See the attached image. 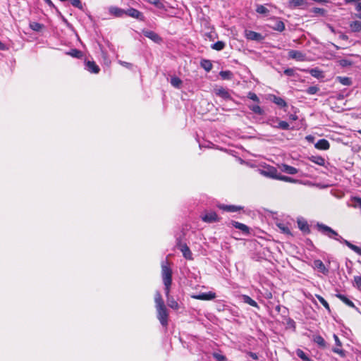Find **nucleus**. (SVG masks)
<instances>
[{"mask_svg":"<svg viewBox=\"0 0 361 361\" xmlns=\"http://www.w3.org/2000/svg\"><path fill=\"white\" fill-rule=\"evenodd\" d=\"M154 302L157 313V319L159 320L162 326H166L168 324L169 313L161 295L159 291L155 293Z\"/></svg>","mask_w":361,"mask_h":361,"instance_id":"obj_1","label":"nucleus"},{"mask_svg":"<svg viewBox=\"0 0 361 361\" xmlns=\"http://www.w3.org/2000/svg\"><path fill=\"white\" fill-rule=\"evenodd\" d=\"M161 276L164 283H172V270L168 266V262H163L161 264Z\"/></svg>","mask_w":361,"mask_h":361,"instance_id":"obj_2","label":"nucleus"},{"mask_svg":"<svg viewBox=\"0 0 361 361\" xmlns=\"http://www.w3.org/2000/svg\"><path fill=\"white\" fill-rule=\"evenodd\" d=\"M259 173L262 176H265L267 178L276 180L278 179V177L279 176L277 169L275 167L271 166H269L264 168V169H260Z\"/></svg>","mask_w":361,"mask_h":361,"instance_id":"obj_3","label":"nucleus"},{"mask_svg":"<svg viewBox=\"0 0 361 361\" xmlns=\"http://www.w3.org/2000/svg\"><path fill=\"white\" fill-rule=\"evenodd\" d=\"M317 227L319 231H321L323 234L327 235L331 238L336 239V237L338 236V233L328 226L322 224H318Z\"/></svg>","mask_w":361,"mask_h":361,"instance_id":"obj_4","label":"nucleus"},{"mask_svg":"<svg viewBox=\"0 0 361 361\" xmlns=\"http://www.w3.org/2000/svg\"><path fill=\"white\" fill-rule=\"evenodd\" d=\"M245 37L248 40L255 41L258 42H262L264 39V37L262 34L256 32L252 30H245Z\"/></svg>","mask_w":361,"mask_h":361,"instance_id":"obj_5","label":"nucleus"},{"mask_svg":"<svg viewBox=\"0 0 361 361\" xmlns=\"http://www.w3.org/2000/svg\"><path fill=\"white\" fill-rule=\"evenodd\" d=\"M126 15L140 21H145V16L143 13L134 8H129L126 10Z\"/></svg>","mask_w":361,"mask_h":361,"instance_id":"obj_6","label":"nucleus"},{"mask_svg":"<svg viewBox=\"0 0 361 361\" xmlns=\"http://www.w3.org/2000/svg\"><path fill=\"white\" fill-rule=\"evenodd\" d=\"M288 56L289 59H295L298 61H304L306 59V56L305 54H303L300 51L294 49L289 50Z\"/></svg>","mask_w":361,"mask_h":361,"instance_id":"obj_7","label":"nucleus"},{"mask_svg":"<svg viewBox=\"0 0 361 361\" xmlns=\"http://www.w3.org/2000/svg\"><path fill=\"white\" fill-rule=\"evenodd\" d=\"M142 34L154 42L160 43L162 41L161 37L155 32L149 30H142Z\"/></svg>","mask_w":361,"mask_h":361,"instance_id":"obj_8","label":"nucleus"},{"mask_svg":"<svg viewBox=\"0 0 361 361\" xmlns=\"http://www.w3.org/2000/svg\"><path fill=\"white\" fill-rule=\"evenodd\" d=\"M308 5L307 0H289L288 1V6L290 8H305Z\"/></svg>","mask_w":361,"mask_h":361,"instance_id":"obj_9","label":"nucleus"},{"mask_svg":"<svg viewBox=\"0 0 361 361\" xmlns=\"http://www.w3.org/2000/svg\"><path fill=\"white\" fill-rule=\"evenodd\" d=\"M109 13L114 17L122 18L126 15V10L116 6H110L109 8Z\"/></svg>","mask_w":361,"mask_h":361,"instance_id":"obj_10","label":"nucleus"},{"mask_svg":"<svg viewBox=\"0 0 361 361\" xmlns=\"http://www.w3.org/2000/svg\"><path fill=\"white\" fill-rule=\"evenodd\" d=\"M192 298L200 300H212L216 298V293L209 291L207 293H202L198 295H193Z\"/></svg>","mask_w":361,"mask_h":361,"instance_id":"obj_11","label":"nucleus"},{"mask_svg":"<svg viewBox=\"0 0 361 361\" xmlns=\"http://www.w3.org/2000/svg\"><path fill=\"white\" fill-rule=\"evenodd\" d=\"M202 219L203 221L206 223H214L219 221L217 214L213 212L205 214L204 216H202Z\"/></svg>","mask_w":361,"mask_h":361,"instance_id":"obj_12","label":"nucleus"},{"mask_svg":"<svg viewBox=\"0 0 361 361\" xmlns=\"http://www.w3.org/2000/svg\"><path fill=\"white\" fill-rule=\"evenodd\" d=\"M313 267L325 275L329 273L328 269L326 268L324 264L320 259H315L313 262Z\"/></svg>","mask_w":361,"mask_h":361,"instance_id":"obj_13","label":"nucleus"},{"mask_svg":"<svg viewBox=\"0 0 361 361\" xmlns=\"http://www.w3.org/2000/svg\"><path fill=\"white\" fill-rule=\"evenodd\" d=\"M269 99L271 102H273L274 104H276L280 108L287 107V103L281 97H277L274 94H271V95H269Z\"/></svg>","mask_w":361,"mask_h":361,"instance_id":"obj_14","label":"nucleus"},{"mask_svg":"<svg viewBox=\"0 0 361 361\" xmlns=\"http://www.w3.org/2000/svg\"><path fill=\"white\" fill-rule=\"evenodd\" d=\"M336 240H339L343 243H345L350 249L355 252L357 254L361 255V248L357 245L352 244L350 242L347 240L343 239L342 237L339 236L338 238H336Z\"/></svg>","mask_w":361,"mask_h":361,"instance_id":"obj_15","label":"nucleus"},{"mask_svg":"<svg viewBox=\"0 0 361 361\" xmlns=\"http://www.w3.org/2000/svg\"><path fill=\"white\" fill-rule=\"evenodd\" d=\"M85 68L92 73H98L100 71L99 67L94 61H87L85 62Z\"/></svg>","mask_w":361,"mask_h":361,"instance_id":"obj_16","label":"nucleus"},{"mask_svg":"<svg viewBox=\"0 0 361 361\" xmlns=\"http://www.w3.org/2000/svg\"><path fill=\"white\" fill-rule=\"evenodd\" d=\"M281 171L286 173L288 174L294 175L298 173V169L295 167L287 164H281L280 166Z\"/></svg>","mask_w":361,"mask_h":361,"instance_id":"obj_17","label":"nucleus"},{"mask_svg":"<svg viewBox=\"0 0 361 361\" xmlns=\"http://www.w3.org/2000/svg\"><path fill=\"white\" fill-rule=\"evenodd\" d=\"M314 147L318 149L326 150L329 149L330 145L328 140L321 139L315 144Z\"/></svg>","mask_w":361,"mask_h":361,"instance_id":"obj_18","label":"nucleus"},{"mask_svg":"<svg viewBox=\"0 0 361 361\" xmlns=\"http://www.w3.org/2000/svg\"><path fill=\"white\" fill-rule=\"evenodd\" d=\"M179 247L185 258L188 259H192V252L186 244H181Z\"/></svg>","mask_w":361,"mask_h":361,"instance_id":"obj_19","label":"nucleus"},{"mask_svg":"<svg viewBox=\"0 0 361 361\" xmlns=\"http://www.w3.org/2000/svg\"><path fill=\"white\" fill-rule=\"evenodd\" d=\"M200 66L207 72H209L213 67L211 61L208 59H202L200 61Z\"/></svg>","mask_w":361,"mask_h":361,"instance_id":"obj_20","label":"nucleus"},{"mask_svg":"<svg viewBox=\"0 0 361 361\" xmlns=\"http://www.w3.org/2000/svg\"><path fill=\"white\" fill-rule=\"evenodd\" d=\"M336 81L345 86H350L352 85V80L348 77L338 76L336 78Z\"/></svg>","mask_w":361,"mask_h":361,"instance_id":"obj_21","label":"nucleus"},{"mask_svg":"<svg viewBox=\"0 0 361 361\" xmlns=\"http://www.w3.org/2000/svg\"><path fill=\"white\" fill-rule=\"evenodd\" d=\"M271 27L274 30L282 32L285 30V24L283 21L276 19L274 25H271Z\"/></svg>","mask_w":361,"mask_h":361,"instance_id":"obj_22","label":"nucleus"},{"mask_svg":"<svg viewBox=\"0 0 361 361\" xmlns=\"http://www.w3.org/2000/svg\"><path fill=\"white\" fill-rule=\"evenodd\" d=\"M350 28L352 32H357L361 31V21L355 20L350 23Z\"/></svg>","mask_w":361,"mask_h":361,"instance_id":"obj_23","label":"nucleus"},{"mask_svg":"<svg viewBox=\"0 0 361 361\" xmlns=\"http://www.w3.org/2000/svg\"><path fill=\"white\" fill-rule=\"evenodd\" d=\"M310 75L317 78H321L324 77V73L318 68H312L308 71Z\"/></svg>","mask_w":361,"mask_h":361,"instance_id":"obj_24","label":"nucleus"},{"mask_svg":"<svg viewBox=\"0 0 361 361\" xmlns=\"http://www.w3.org/2000/svg\"><path fill=\"white\" fill-rule=\"evenodd\" d=\"M232 224L235 228L242 231L243 233H249V228L245 224H243L238 221H233Z\"/></svg>","mask_w":361,"mask_h":361,"instance_id":"obj_25","label":"nucleus"},{"mask_svg":"<svg viewBox=\"0 0 361 361\" xmlns=\"http://www.w3.org/2000/svg\"><path fill=\"white\" fill-rule=\"evenodd\" d=\"M219 208L230 212H235L241 209L240 207H237L235 205H220Z\"/></svg>","mask_w":361,"mask_h":361,"instance_id":"obj_26","label":"nucleus"},{"mask_svg":"<svg viewBox=\"0 0 361 361\" xmlns=\"http://www.w3.org/2000/svg\"><path fill=\"white\" fill-rule=\"evenodd\" d=\"M298 228L302 231H303L305 233H309L310 232L309 225L307 223V221H305L304 220H298Z\"/></svg>","mask_w":361,"mask_h":361,"instance_id":"obj_27","label":"nucleus"},{"mask_svg":"<svg viewBox=\"0 0 361 361\" xmlns=\"http://www.w3.org/2000/svg\"><path fill=\"white\" fill-rule=\"evenodd\" d=\"M170 82L174 88L179 89L180 88L182 80L179 78L173 76L171 78Z\"/></svg>","mask_w":361,"mask_h":361,"instance_id":"obj_28","label":"nucleus"},{"mask_svg":"<svg viewBox=\"0 0 361 361\" xmlns=\"http://www.w3.org/2000/svg\"><path fill=\"white\" fill-rule=\"evenodd\" d=\"M167 304L168 305L173 309V310H178L179 308L178 303L175 300V299L171 296L166 298Z\"/></svg>","mask_w":361,"mask_h":361,"instance_id":"obj_29","label":"nucleus"},{"mask_svg":"<svg viewBox=\"0 0 361 361\" xmlns=\"http://www.w3.org/2000/svg\"><path fill=\"white\" fill-rule=\"evenodd\" d=\"M242 298L243 301L245 303H247L252 307H259L257 303L254 300H252L250 296L243 295L242 296Z\"/></svg>","mask_w":361,"mask_h":361,"instance_id":"obj_30","label":"nucleus"},{"mask_svg":"<svg viewBox=\"0 0 361 361\" xmlns=\"http://www.w3.org/2000/svg\"><path fill=\"white\" fill-rule=\"evenodd\" d=\"M313 341L316 343L319 347L324 348L326 347V341L324 339L319 335L314 336Z\"/></svg>","mask_w":361,"mask_h":361,"instance_id":"obj_31","label":"nucleus"},{"mask_svg":"<svg viewBox=\"0 0 361 361\" xmlns=\"http://www.w3.org/2000/svg\"><path fill=\"white\" fill-rule=\"evenodd\" d=\"M336 297L342 300L345 304L351 307H355L354 303L350 300L347 297L341 294H337Z\"/></svg>","mask_w":361,"mask_h":361,"instance_id":"obj_32","label":"nucleus"},{"mask_svg":"<svg viewBox=\"0 0 361 361\" xmlns=\"http://www.w3.org/2000/svg\"><path fill=\"white\" fill-rule=\"evenodd\" d=\"M249 108L257 115H262L264 114L262 109L257 104L250 105Z\"/></svg>","mask_w":361,"mask_h":361,"instance_id":"obj_33","label":"nucleus"},{"mask_svg":"<svg viewBox=\"0 0 361 361\" xmlns=\"http://www.w3.org/2000/svg\"><path fill=\"white\" fill-rule=\"evenodd\" d=\"M226 44L222 41H217L214 44H212L211 47L216 51H221L224 49Z\"/></svg>","mask_w":361,"mask_h":361,"instance_id":"obj_34","label":"nucleus"},{"mask_svg":"<svg viewBox=\"0 0 361 361\" xmlns=\"http://www.w3.org/2000/svg\"><path fill=\"white\" fill-rule=\"evenodd\" d=\"M256 12L264 16H268L269 11L263 5H257Z\"/></svg>","mask_w":361,"mask_h":361,"instance_id":"obj_35","label":"nucleus"},{"mask_svg":"<svg viewBox=\"0 0 361 361\" xmlns=\"http://www.w3.org/2000/svg\"><path fill=\"white\" fill-rule=\"evenodd\" d=\"M69 55L74 58L80 59L82 57V52L78 49H73L68 53Z\"/></svg>","mask_w":361,"mask_h":361,"instance_id":"obj_36","label":"nucleus"},{"mask_svg":"<svg viewBox=\"0 0 361 361\" xmlns=\"http://www.w3.org/2000/svg\"><path fill=\"white\" fill-rule=\"evenodd\" d=\"M310 160L319 165V166H324L325 164V159L322 157H319V156H317V157H312Z\"/></svg>","mask_w":361,"mask_h":361,"instance_id":"obj_37","label":"nucleus"},{"mask_svg":"<svg viewBox=\"0 0 361 361\" xmlns=\"http://www.w3.org/2000/svg\"><path fill=\"white\" fill-rule=\"evenodd\" d=\"M296 355L302 359L303 361H312L311 359H310L307 355L305 354L304 351H302L300 349H298L296 350Z\"/></svg>","mask_w":361,"mask_h":361,"instance_id":"obj_38","label":"nucleus"},{"mask_svg":"<svg viewBox=\"0 0 361 361\" xmlns=\"http://www.w3.org/2000/svg\"><path fill=\"white\" fill-rule=\"evenodd\" d=\"M316 298L318 299V300L323 305V306L329 311H331L329 303L326 302V300L322 297L321 295H316Z\"/></svg>","mask_w":361,"mask_h":361,"instance_id":"obj_39","label":"nucleus"},{"mask_svg":"<svg viewBox=\"0 0 361 361\" xmlns=\"http://www.w3.org/2000/svg\"><path fill=\"white\" fill-rule=\"evenodd\" d=\"M149 2L153 5H154L157 8L159 9L166 10L164 4L161 2L159 0H149Z\"/></svg>","mask_w":361,"mask_h":361,"instance_id":"obj_40","label":"nucleus"},{"mask_svg":"<svg viewBox=\"0 0 361 361\" xmlns=\"http://www.w3.org/2000/svg\"><path fill=\"white\" fill-rule=\"evenodd\" d=\"M51 8H53L56 10L57 14L60 16L64 21L66 22V20L64 18V17L62 16L61 13L59 11V10L55 6L54 3L51 0H44Z\"/></svg>","mask_w":361,"mask_h":361,"instance_id":"obj_41","label":"nucleus"},{"mask_svg":"<svg viewBox=\"0 0 361 361\" xmlns=\"http://www.w3.org/2000/svg\"><path fill=\"white\" fill-rule=\"evenodd\" d=\"M353 286L361 291V276H354Z\"/></svg>","mask_w":361,"mask_h":361,"instance_id":"obj_42","label":"nucleus"},{"mask_svg":"<svg viewBox=\"0 0 361 361\" xmlns=\"http://www.w3.org/2000/svg\"><path fill=\"white\" fill-rule=\"evenodd\" d=\"M312 12L314 13V14H317V15H319V16H324L326 13V11L324 8H313L312 10Z\"/></svg>","mask_w":361,"mask_h":361,"instance_id":"obj_43","label":"nucleus"},{"mask_svg":"<svg viewBox=\"0 0 361 361\" xmlns=\"http://www.w3.org/2000/svg\"><path fill=\"white\" fill-rule=\"evenodd\" d=\"M221 78L224 80L230 79L232 76V73L230 71H222L219 73Z\"/></svg>","mask_w":361,"mask_h":361,"instance_id":"obj_44","label":"nucleus"},{"mask_svg":"<svg viewBox=\"0 0 361 361\" xmlns=\"http://www.w3.org/2000/svg\"><path fill=\"white\" fill-rule=\"evenodd\" d=\"M73 6L80 9H83V6L80 0H69Z\"/></svg>","mask_w":361,"mask_h":361,"instance_id":"obj_45","label":"nucleus"},{"mask_svg":"<svg viewBox=\"0 0 361 361\" xmlns=\"http://www.w3.org/2000/svg\"><path fill=\"white\" fill-rule=\"evenodd\" d=\"M277 180H283V181H285V182H289V183H295L296 182V180L293 179L291 177H288V176H282V175H280V174H279Z\"/></svg>","mask_w":361,"mask_h":361,"instance_id":"obj_46","label":"nucleus"},{"mask_svg":"<svg viewBox=\"0 0 361 361\" xmlns=\"http://www.w3.org/2000/svg\"><path fill=\"white\" fill-rule=\"evenodd\" d=\"M339 64L342 66V67H347V66H350L352 65V62L349 60H347V59H341L339 61Z\"/></svg>","mask_w":361,"mask_h":361,"instance_id":"obj_47","label":"nucleus"},{"mask_svg":"<svg viewBox=\"0 0 361 361\" xmlns=\"http://www.w3.org/2000/svg\"><path fill=\"white\" fill-rule=\"evenodd\" d=\"M166 298L171 297L170 295V288L171 283H164Z\"/></svg>","mask_w":361,"mask_h":361,"instance_id":"obj_48","label":"nucleus"},{"mask_svg":"<svg viewBox=\"0 0 361 361\" xmlns=\"http://www.w3.org/2000/svg\"><path fill=\"white\" fill-rule=\"evenodd\" d=\"M278 127L283 130H288L289 124L286 121H281L279 123Z\"/></svg>","mask_w":361,"mask_h":361,"instance_id":"obj_49","label":"nucleus"},{"mask_svg":"<svg viewBox=\"0 0 361 361\" xmlns=\"http://www.w3.org/2000/svg\"><path fill=\"white\" fill-rule=\"evenodd\" d=\"M355 10L358 12L355 16L357 18L361 19V2L357 3L355 6Z\"/></svg>","mask_w":361,"mask_h":361,"instance_id":"obj_50","label":"nucleus"},{"mask_svg":"<svg viewBox=\"0 0 361 361\" xmlns=\"http://www.w3.org/2000/svg\"><path fill=\"white\" fill-rule=\"evenodd\" d=\"M42 25L38 23H34L31 25V27L33 30L39 31L42 28Z\"/></svg>","mask_w":361,"mask_h":361,"instance_id":"obj_51","label":"nucleus"},{"mask_svg":"<svg viewBox=\"0 0 361 361\" xmlns=\"http://www.w3.org/2000/svg\"><path fill=\"white\" fill-rule=\"evenodd\" d=\"M119 63L121 65H122L123 66L128 68V69H132L133 67V65L130 63H128V62H126V61H119Z\"/></svg>","mask_w":361,"mask_h":361,"instance_id":"obj_52","label":"nucleus"},{"mask_svg":"<svg viewBox=\"0 0 361 361\" xmlns=\"http://www.w3.org/2000/svg\"><path fill=\"white\" fill-rule=\"evenodd\" d=\"M284 74L288 76H293L295 73V70L293 68H287L283 71Z\"/></svg>","mask_w":361,"mask_h":361,"instance_id":"obj_53","label":"nucleus"},{"mask_svg":"<svg viewBox=\"0 0 361 361\" xmlns=\"http://www.w3.org/2000/svg\"><path fill=\"white\" fill-rule=\"evenodd\" d=\"M353 202H355V207H359L361 209V198L360 197H354Z\"/></svg>","mask_w":361,"mask_h":361,"instance_id":"obj_54","label":"nucleus"},{"mask_svg":"<svg viewBox=\"0 0 361 361\" xmlns=\"http://www.w3.org/2000/svg\"><path fill=\"white\" fill-rule=\"evenodd\" d=\"M229 92H216V94L222 98H227L229 97Z\"/></svg>","mask_w":361,"mask_h":361,"instance_id":"obj_55","label":"nucleus"},{"mask_svg":"<svg viewBox=\"0 0 361 361\" xmlns=\"http://www.w3.org/2000/svg\"><path fill=\"white\" fill-rule=\"evenodd\" d=\"M214 357L218 361H225L226 360V357L224 355H220V354L215 353V354H214Z\"/></svg>","mask_w":361,"mask_h":361,"instance_id":"obj_56","label":"nucleus"},{"mask_svg":"<svg viewBox=\"0 0 361 361\" xmlns=\"http://www.w3.org/2000/svg\"><path fill=\"white\" fill-rule=\"evenodd\" d=\"M249 95H250L249 97L251 99H252L253 101H256V102L259 101L257 96L255 93L250 92Z\"/></svg>","mask_w":361,"mask_h":361,"instance_id":"obj_57","label":"nucleus"},{"mask_svg":"<svg viewBox=\"0 0 361 361\" xmlns=\"http://www.w3.org/2000/svg\"><path fill=\"white\" fill-rule=\"evenodd\" d=\"M247 354L254 360H258V356L256 353L252 352H248Z\"/></svg>","mask_w":361,"mask_h":361,"instance_id":"obj_58","label":"nucleus"},{"mask_svg":"<svg viewBox=\"0 0 361 361\" xmlns=\"http://www.w3.org/2000/svg\"><path fill=\"white\" fill-rule=\"evenodd\" d=\"M334 338L335 342H336V344L337 345H339V346H340V345H341V341H340V340H339V338H338V336H336V334H334Z\"/></svg>","mask_w":361,"mask_h":361,"instance_id":"obj_59","label":"nucleus"},{"mask_svg":"<svg viewBox=\"0 0 361 361\" xmlns=\"http://www.w3.org/2000/svg\"><path fill=\"white\" fill-rule=\"evenodd\" d=\"M333 351L336 353H338V354H340V355H343V351L339 348H334L333 350Z\"/></svg>","mask_w":361,"mask_h":361,"instance_id":"obj_60","label":"nucleus"},{"mask_svg":"<svg viewBox=\"0 0 361 361\" xmlns=\"http://www.w3.org/2000/svg\"><path fill=\"white\" fill-rule=\"evenodd\" d=\"M6 49H7L6 46L3 42H1V41L0 40V50L4 51Z\"/></svg>","mask_w":361,"mask_h":361,"instance_id":"obj_61","label":"nucleus"},{"mask_svg":"<svg viewBox=\"0 0 361 361\" xmlns=\"http://www.w3.org/2000/svg\"><path fill=\"white\" fill-rule=\"evenodd\" d=\"M313 1L320 3V4H326L329 2V0H312Z\"/></svg>","mask_w":361,"mask_h":361,"instance_id":"obj_62","label":"nucleus"},{"mask_svg":"<svg viewBox=\"0 0 361 361\" xmlns=\"http://www.w3.org/2000/svg\"><path fill=\"white\" fill-rule=\"evenodd\" d=\"M289 118H290V119H291L293 121H295V120L298 119V116L296 115H294V114L290 115Z\"/></svg>","mask_w":361,"mask_h":361,"instance_id":"obj_63","label":"nucleus"},{"mask_svg":"<svg viewBox=\"0 0 361 361\" xmlns=\"http://www.w3.org/2000/svg\"><path fill=\"white\" fill-rule=\"evenodd\" d=\"M307 90H310V91L317 90V88L314 86H312V87H310Z\"/></svg>","mask_w":361,"mask_h":361,"instance_id":"obj_64","label":"nucleus"}]
</instances>
